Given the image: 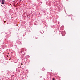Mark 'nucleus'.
<instances>
[{"instance_id": "f257e3e1", "label": "nucleus", "mask_w": 80, "mask_h": 80, "mask_svg": "<svg viewBox=\"0 0 80 80\" xmlns=\"http://www.w3.org/2000/svg\"><path fill=\"white\" fill-rule=\"evenodd\" d=\"M1 2L2 4H5V1L4 0H1Z\"/></svg>"}, {"instance_id": "f03ea898", "label": "nucleus", "mask_w": 80, "mask_h": 80, "mask_svg": "<svg viewBox=\"0 0 80 80\" xmlns=\"http://www.w3.org/2000/svg\"><path fill=\"white\" fill-rule=\"evenodd\" d=\"M43 33V31H41V33Z\"/></svg>"}, {"instance_id": "7ed1b4c3", "label": "nucleus", "mask_w": 80, "mask_h": 80, "mask_svg": "<svg viewBox=\"0 0 80 80\" xmlns=\"http://www.w3.org/2000/svg\"><path fill=\"white\" fill-rule=\"evenodd\" d=\"M52 79H53V80H55V79L54 78H53Z\"/></svg>"}]
</instances>
